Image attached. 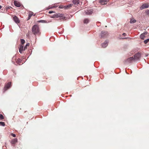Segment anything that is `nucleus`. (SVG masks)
<instances>
[{"mask_svg":"<svg viewBox=\"0 0 149 149\" xmlns=\"http://www.w3.org/2000/svg\"><path fill=\"white\" fill-rule=\"evenodd\" d=\"M32 32L33 34L36 35L39 32V28L38 26L37 25H35L32 28Z\"/></svg>","mask_w":149,"mask_h":149,"instance_id":"f257e3e1","label":"nucleus"},{"mask_svg":"<svg viewBox=\"0 0 149 149\" xmlns=\"http://www.w3.org/2000/svg\"><path fill=\"white\" fill-rule=\"evenodd\" d=\"M108 35V32L107 31H102L101 33V36L102 38H104L107 37Z\"/></svg>","mask_w":149,"mask_h":149,"instance_id":"f03ea898","label":"nucleus"},{"mask_svg":"<svg viewBox=\"0 0 149 149\" xmlns=\"http://www.w3.org/2000/svg\"><path fill=\"white\" fill-rule=\"evenodd\" d=\"M141 54L139 53H137L135 54L134 55V60H136L139 59L141 57Z\"/></svg>","mask_w":149,"mask_h":149,"instance_id":"7ed1b4c3","label":"nucleus"},{"mask_svg":"<svg viewBox=\"0 0 149 149\" xmlns=\"http://www.w3.org/2000/svg\"><path fill=\"white\" fill-rule=\"evenodd\" d=\"M134 60V58L133 57H131L127 58L125 62L127 63H130Z\"/></svg>","mask_w":149,"mask_h":149,"instance_id":"20e7f679","label":"nucleus"},{"mask_svg":"<svg viewBox=\"0 0 149 149\" xmlns=\"http://www.w3.org/2000/svg\"><path fill=\"white\" fill-rule=\"evenodd\" d=\"M13 20L16 23L18 24L19 23L20 21L19 18L16 16H14L13 17Z\"/></svg>","mask_w":149,"mask_h":149,"instance_id":"39448f33","label":"nucleus"},{"mask_svg":"<svg viewBox=\"0 0 149 149\" xmlns=\"http://www.w3.org/2000/svg\"><path fill=\"white\" fill-rule=\"evenodd\" d=\"M109 1V0H100L99 2L101 4L103 5L106 4Z\"/></svg>","mask_w":149,"mask_h":149,"instance_id":"423d86ee","label":"nucleus"},{"mask_svg":"<svg viewBox=\"0 0 149 149\" xmlns=\"http://www.w3.org/2000/svg\"><path fill=\"white\" fill-rule=\"evenodd\" d=\"M11 84V82H9L5 85V86L4 88V90L5 91L7 90L10 87Z\"/></svg>","mask_w":149,"mask_h":149,"instance_id":"0eeeda50","label":"nucleus"},{"mask_svg":"<svg viewBox=\"0 0 149 149\" xmlns=\"http://www.w3.org/2000/svg\"><path fill=\"white\" fill-rule=\"evenodd\" d=\"M149 7V6L148 4H143L142 5V6L140 7V8L141 10H142L144 8H148Z\"/></svg>","mask_w":149,"mask_h":149,"instance_id":"6e6552de","label":"nucleus"},{"mask_svg":"<svg viewBox=\"0 0 149 149\" xmlns=\"http://www.w3.org/2000/svg\"><path fill=\"white\" fill-rule=\"evenodd\" d=\"M85 14L86 15H90L93 13V10L92 9H89L85 12Z\"/></svg>","mask_w":149,"mask_h":149,"instance_id":"1a4fd4ad","label":"nucleus"},{"mask_svg":"<svg viewBox=\"0 0 149 149\" xmlns=\"http://www.w3.org/2000/svg\"><path fill=\"white\" fill-rule=\"evenodd\" d=\"M147 34V33L146 32L144 33L141 34L140 36V38L144 40L145 37V36Z\"/></svg>","mask_w":149,"mask_h":149,"instance_id":"9d476101","label":"nucleus"},{"mask_svg":"<svg viewBox=\"0 0 149 149\" xmlns=\"http://www.w3.org/2000/svg\"><path fill=\"white\" fill-rule=\"evenodd\" d=\"M108 45V41H105L102 44V47L103 48H105Z\"/></svg>","mask_w":149,"mask_h":149,"instance_id":"9b49d317","label":"nucleus"},{"mask_svg":"<svg viewBox=\"0 0 149 149\" xmlns=\"http://www.w3.org/2000/svg\"><path fill=\"white\" fill-rule=\"evenodd\" d=\"M14 3L15 5L17 7H19L20 6V3L17 1H14Z\"/></svg>","mask_w":149,"mask_h":149,"instance_id":"f8f14e48","label":"nucleus"},{"mask_svg":"<svg viewBox=\"0 0 149 149\" xmlns=\"http://www.w3.org/2000/svg\"><path fill=\"white\" fill-rule=\"evenodd\" d=\"M17 139H14L11 141V143L12 144H14L17 142Z\"/></svg>","mask_w":149,"mask_h":149,"instance_id":"ddd939ff","label":"nucleus"},{"mask_svg":"<svg viewBox=\"0 0 149 149\" xmlns=\"http://www.w3.org/2000/svg\"><path fill=\"white\" fill-rule=\"evenodd\" d=\"M136 22V20L134 19L133 18H132L130 19V23L131 24H133L135 23Z\"/></svg>","mask_w":149,"mask_h":149,"instance_id":"4468645a","label":"nucleus"},{"mask_svg":"<svg viewBox=\"0 0 149 149\" xmlns=\"http://www.w3.org/2000/svg\"><path fill=\"white\" fill-rule=\"evenodd\" d=\"M63 14L61 13H58L56 14L55 15V17H63Z\"/></svg>","mask_w":149,"mask_h":149,"instance_id":"2eb2a0df","label":"nucleus"},{"mask_svg":"<svg viewBox=\"0 0 149 149\" xmlns=\"http://www.w3.org/2000/svg\"><path fill=\"white\" fill-rule=\"evenodd\" d=\"M79 0H73V3L75 5H77L79 4Z\"/></svg>","mask_w":149,"mask_h":149,"instance_id":"dca6fc26","label":"nucleus"},{"mask_svg":"<svg viewBox=\"0 0 149 149\" xmlns=\"http://www.w3.org/2000/svg\"><path fill=\"white\" fill-rule=\"evenodd\" d=\"M89 21V20L88 19H85L84 20V24H87L88 23Z\"/></svg>","mask_w":149,"mask_h":149,"instance_id":"f3484780","label":"nucleus"},{"mask_svg":"<svg viewBox=\"0 0 149 149\" xmlns=\"http://www.w3.org/2000/svg\"><path fill=\"white\" fill-rule=\"evenodd\" d=\"M33 14V13L32 12H31L29 14V19H29L32 16Z\"/></svg>","mask_w":149,"mask_h":149,"instance_id":"a211bd4d","label":"nucleus"},{"mask_svg":"<svg viewBox=\"0 0 149 149\" xmlns=\"http://www.w3.org/2000/svg\"><path fill=\"white\" fill-rule=\"evenodd\" d=\"M72 6V4H69L67 6H65V7H64L65 8H68L70 7H71Z\"/></svg>","mask_w":149,"mask_h":149,"instance_id":"6ab92c4d","label":"nucleus"},{"mask_svg":"<svg viewBox=\"0 0 149 149\" xmlns=\"http://www.w3.org/2000/svg\"><path fill=\"white\" fill-rule=\"evenodd\" d=\"M148 42H149V38L147 39H146L144 41V42L145 44H147Z\"/></svg>","mask_w":149,"mask_h":149,"instance_id":"aec40b11","label":"nucleus"},{"mask_svg":"<svg viewBox=\"0 0 149 149\" xmlns=\"http://www.w3.org/2000/svg\"><path fill=\"white\" fill-rule=\"evenodd\" d=\"M24 49L23 46L21 45L19 48V50L20 51L21 50L23 51L24 50Z\"/></svg>","mask_w":149,"mask_h":149,"instance_id":"412c9836","label":"nucleus"},{"mask_svg":"<svg viewBox=\"0 0 149 149\" xmlns=\"http://www.w3.org/2000/svg\"><path fill=\"white\" fill-rule=\"evenodd\" d=\"M29 44L28 43L26 45V46L24 47V50H25L27 49V46H29Z\"/></svg>","mask_w":149,"mask_h":149,"instance_id":"4be33fe9","label":"nucleus"},{"mask_svg":"<svg viewBox=\"0 0 149 149\" xmlns=\"http://www.w3.org/2000/svg\"><path fill=\"white\" fill-rule=\"evenodd\" d=\"M21 43L22 44H23L24 43H25V41L23 39H21Z\"/></svg>","mask_w":149,"mask_h":149,"instance_id":"5701e85b","label":"nucleus"},{"mask_svg":"<svg viewBox=\"0 0 149 149\" xmlns=\"http://www.w3.org/2000/svg\"><path fill=\"white\" fill-rule=\"evenodd\" d=\"M0 125L4 126L5 125V123L3 122H0Z\"/></svg>","mask_w":149,"mask_h":149,"instance_id":"b1692460","label":"nucleus"},{"mask_svg":"<svg viewBox=\"0 0 149 149\" xmlns=\"http://www.w3.org/2000/svg\"><path fill=\"white\" fill-rule=\"evenodd\" d=\"M0 118L1 119H3V116L2 114L0 115Z\"/></svg>","mask_w":149,"mask_h":149,"instance_id":"393cba45","label":"nucleus"},{"mask_svg":"<svg viewBox=\"0 0 149 149\" xmlns=\"http://www.w3.org/2000/svg\"><path fill=\"white\" fill-rule=\"evenodd\" d=\"M11 135L12 136H13V137H16V135L15 134H13V133H11Z\"/></svg>","mask_w":149,"mask_h":149,"instance_id":"a878e982","label":"nucleus"},{"mask_svg":"<svg viewBox=\"0 0 149 149\" xmlns=\"http://www.w3.org/2000/svg\"><path fill=\"white\" fill-rule=\"evenodd\" d=\"M146 13H147V14H149V10H146Z\"/></svg>","mask_w":149,"mask_h":149,"instance_id":"bb28decb","label":"nucleus"},{"mask_svg":"<svg viewBox=\"0 0 149 149\" xmlns=\"http://www.w3.org/2000/svg\"><path fill=\"white\" fill-rule=\"evenodd\" d=\"M54 13V12L53 11H49V14H51L52 13Z\"/></svg>","mask_w":149,"mask_h":149,"instance_id":"cd10ccee","label":"nucleus"},{"mask_svg":"<svg viewBox=\"0 0 149 149\" xmlns=\"http://www.w3.org/2000/svg\"><path fill=\"white\" fill-rule=\"evenodd\" d=\"M44 21V20H40L38 21L39 22H43Z\"/></svg>","mask_w":149,"mask_h":149,"instance_id":"c85d7f7f","label":"nucleus"},{"mask_svg":"<svg viewBox=\"0 0 149 149\" xmlns=\"http://www.w3.org/2000/svg\"><path fill=\"white\" fill-rule=\"evenodd\" d=\"M56 7L54 6H51L50 7V8H55Z\"/></svg>","mask_w":149,"mask_h":149,"instance_id":"c756f323","label":"nucleus"},{"mask_svg":"<svg viewBox=\"0 0 149 149\" xmlns=\"http://www.w3.org/2000/svg\"><path fill=\"white\" fill-rule=\"evenodd\" d=\"M63 8L62 6H60L59 7V8Z\"/></svg>","mask_w":149,"mask_h":149,"instance_id":"7c9ffc66","label":"nucleus"},{"mask_svg":"<svg viewBox=\"0 0 149 149\" xmlns=\"http://www.w3.org/2000/svg\"><path fill=\"white\" fill-rule=\"evenodd\" d=\"M126 35V34L125 33H123V35L124 36H125Z\"/></svg>","mask_w":149,"mask_h":149,"instance_id":"2f4dec72","label":"nucleus"},{"mask_svg":"<svg viewBox=\"0 0 149 149\" xmlns=\"http://www.w3.org/2000/svg\"><path fill=\"white\" fill-rule=\"evenodd\" d=\"M52 18H54L56 17H55V15H53V16H52Z\"/></svg>","mask_w":149,"mask_h":149,"instance_id":"473e14b6","label":"nucleus"},{"mask_svg":"<svg viewBox=\"0 0 149 149\" xmlns=\"http://www.w3.org/2000/svg\"><path fill=\"white\" fill-rule=\"evenodd\" d=\"M22 51H23L21 50H20V51H19V52H20L21 53H22Z\"/></svg>","mask_w":149,"mask_h":149,"instance_id":"72a5a7b5","label":"nucleus"},{"mask_svg":"<svg viewBox=\"0 0 149 149\" xmlns=\"http://www.w3.org/2000/svg\"><path fill=\"white\" fill-rule=\"evenodd\" d=\"M1 8L2 6L1 5H0V9H1Z\"/></svg>","mask_w":149,"mask_h":149,"instance_id":"f704fd0d","label":"nucleus"},{"mask_svg":"<svg viewBox=\"0 0 149 149\" xmlns=\"http://www.w3.org/2000/svg\"><path fill=\"white\" fill-rule=\"evenodd\" d=\"M65 17H64V19H65Z\"/></svg>","mask_w":149,"mask_h":149,"instance_id":"c9c22d12","label":"nucleus"}]
</instances>
